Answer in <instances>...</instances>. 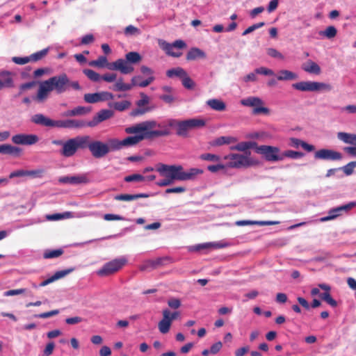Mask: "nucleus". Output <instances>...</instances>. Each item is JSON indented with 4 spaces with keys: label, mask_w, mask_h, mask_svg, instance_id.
Instances as JSON below:
<instances>
[{
    "label": "nucleus",
    "mask_w": 356,
    "mask_h": 356,
    "mask_svg": "<svg viewBox=\"0 0 356 356\" xmlns=\"http://www.w3.org/2000/svg\"><path fill=\"white\" fill-rule=\"evenodd\" d=\"M127 260L124 257H120L113 259L106 263L97 272V275L101 277H106L111 275L119 271L125 264Z\"/></svg>",
    "instance_id": "6e6552de"
},
{
    "label": "nucleus",
    "mask_w": 356,
    "mask_h": 356,
    "mask_svg": "<svg viewBox=\"0 0 356 356\" xmlns=\"http://www.w3.org/2000/svg\"><path fill=\"white\" fill-rule=\"evenodd\" d=\"M314 158L316 159L338 161L342 159V154L332 149H321L315 152Z\"/></svg>",
    "instance_id": "dca6fc26"
},
{
    "label": "nucleus",
    "mask_w": 356,
    "mask_h": 356,
    "mask_svg": "<svg viewBox=\"0 0 356 356\" xmlns=\"http://www.w3.org/2000/svg\"><path fill=\"white\" fill-rule=\"evenodd\" d=\"M290 145L295 148H298L299 146H301L304 149L309 152L314 150V145H309L306 142L296 138H290Z\"/></svg>",
    "instance_id": "bb28decb"
},
{
    "label": "nucleus",
    "mask_w": 356,
    "mask_h": 356,
    "mask_svg": "<svg viewBox=\"0 0 356 356\" xmlns=\"http://www.w3.org/2000/svg\"><path fill=\"white\" fill-rule=\"evenodd\" d=\"M266 53L269 56L272 58H275L280 60H283L284 58V56L274 48H268L266 49Z\"/></svg>",
    "instance_id": "5fc2aeb1"
},
{
    "label": "nucleus",
    "mask_w": 356,
    "mask_h": 356,
    "mask_svg": "<svg viewBox=\"0 0 356 356\" xmlns=\"http://www.w3.org/2000/svg\"><path fill=\"white\" fill-rule=\"evenodd\" d=\"M264 22H259V23H257V24H254L250 26H249L248 29H246L243 33V35H248L250 33H252V31H254V30L257 29H259L262 26H264Z\"/></svg>",
    "instance_id": "bf43d9fd"
},
{
    "label": "nucleus",
    "mask_w": 356,
    "mask_h": 356,
    "mask_svg": "<svg viewBox=\"0 0 356 356\" xmlns=\"http://www.w3.org/2000/svg\"><path fill=\"white\" fill-rule=\"evenodd\" d=\"M11 140L15 145H32L38 142L39 138L35 134H18L14 135Z\"/></svg>",
    "instance_id": "4468645a"
},
{
    "label": "nucleus",
    "mask_w": 356,
    "mask_h": 356,
    "mask_svg": "<svg viewBox=\"0 0 356 356\" xmlns=\"http://www.w3.org/2000/svg\"><path fill=\"white\" fill-rule=\"evenodd\" d=\"M250 152H246V155L230 154L225 156L224 159L230 160L227 164V166L229 168H248L255 163V162L250 157Z\"/></svg>",
    "instance_id": "423d86ee"
},
{
    "label": "nucleus",
    "mask_w": 356,
    "mask_h": 356,
    "mask_svg": "<svg viewBox=\"0 0 356 356\" xmlns=\"http://www.w3.org/2000/svg\"><path fill=\"white\" fill-rule=\"evenodd\" d=\"M91 111L90 107L77 106L71 110H67L62 113L63 117L81 116L89 113Z\"/></svg>",
    "instance_id": "412c9836"
},
{
    "label": "nucleus",
    "mask_w": 356,
    "mask_h": 356,
    "mask_svg": "<svg viewBox=\"0 0 356 356\" xmlns=\"http://www.w3.org/2000/svg\"><path fill=\"white\" fill-rule=\"evenodd\" d=\"M227 246V243L223 242H214V243H207L202 245H199L201 248H212L214 249H220L223 248Z\"/></svg>",
    "instance_id": "09e8293b"
},
{
    "label": "nucleus",
    "mask_w": 356,
    "mask_h": 356,
    "mask_svg": "<svg viewBox=\"0 0 356 356\" xmlns=\"http://www.w3.org/2000/svg\"><path fill=\"white\" fill-rule=\"evenodd\" d=\"M85 149L88 148L93 157L103 158L109 152L115 151L113 147V138H108L106 143L97 140H91L90 136H85Z\"/></svg>",
    "instance_id": "20e7f679"
},
{
    "label": "nucleus",
    "mask_w": 356,
    "mask_h": 356,
    "mask_svg": "<svg viewBox=\"0 0 356 356\" xmlns=\"http://www.w3.org/2000/svg\"><path fill=\"white\" fill-rule=\"evenodd\" d=\"M168 305L172 309H177L181 306V301L178 298H172L168 300Z\"/></svg>",
    "instance_id": "052dcab7"
},
{
    "label": "nucleus",
    "mask_w": 356,
    "mask_h": 356,
    "mask_svg": "<svg viewBox=\"0 0 356 356\" xmlns=\"http://www.w3.org/2000/svg\"><path fill=\"white\" fill-rule=\"evenodd\" d=\"M31 122L35 124L47 127H56V120H51L43 114H35L31 117Z\"/></svg>",
    "instance_id": "aec40b11"
},
{
    "label": "nucleus",
    "mask_w": 356,
    "mask_h": 356,
    "mask_svg": "<svg viewBox=\"0 0 356 356\" xmlns=\"http://www.w3.org/2000/svg\"><path fill=\"white\" fill-rule=\"evenodd\" d=\"M162 264V259L158 258L155 260H147L145 261L140 267L141 271L151 270L156 268Z\"/></svg>",
    "instance_id": "cd10ccee"
},
{
    "label": "nucleus",
    "mask_w": 356,
    "mask_h": 356,
    "mask_svg": "<svg viewBox=\"0 0 356 356\" xmlns=\"http://www.w3.org/2000/svg\"><path fill=\"white\" fill-rule=\"evenodd\" d=\"M149 195L146 193H139L135 195L131 194H120L115 196V200L119 201H132L142 197H148Z\"/></svg>",
    "instance_id": "7c9ffc66"
},
{
    "label": "nucleus",
    "mask_w": 356,
    "mask_h": 356,
    "mask_svg": "<svg viewBox=\"0 0 356 356\" xmlns=\"http://www.w3.org/2000/svg\"><path fill=\"white\" fill-rule=\"evenodd\" d=\"M63 253L62 249L48 250L44 252L43 257L44 259H52L60 257Z\"/></svg>",
    "instance_id": "79ce46f5"
},
{
    "label": "nucleus",
    "mask_w": 356,
    "mask_h": 356,
    "mask_svg": "<svg viewBox=\"0 0 356 356\" xmlns=\"http://www.w3.org/2000/svg\"><path fill=\"white\" fill-rule=\"evenodd\" d=\"M258 145L256 142L248 141L239 143L237 145L231 147V149L239 152H245L246 153L249 152V149L255 148L256 149Z\"/></svg>",
    "instance_id": "393cba45"
},
{
    "label": "nucleus",
    "mask_w": 356,
    "mask_h": 356,
    "mask_svg": "<svg viewBox=\"0 0 356 356\" xmlns=\"http://www.w3.org/2000/svg\"><path fill=\"white\" fill-rule=\"evenodd\" d=\"M256 152L263 155L267 161H282L280 149L275 146L260 145L257 147Z\"/></svg>",
    "instance_id": "9d476101"
},
{
    "label": "nucleus",
    "mask_w": 356,
    "mask_h": 356,
    "mask_svg": "<svg viewBox=\"0 0 356 356\" xmlns=\"http://www.w3.org/2000/svg\"><path fill=\"white\" fill-rule=\"evenodd\" d=\"M60 183L70 184L72 185H79L88 183L89 180L86 175H78L74 176H65L60 177L58 179Z\"/></svg>",
    "instance_id": "a211bd4d"
},
{
    "label": "nucleus",
    "mask_w": 356,
    "mask_h": 356,
    "mask_svg": "<svg viewBox=\"0 0 356 356\" xmlns=\"http://www.w3.org/2000/svg\"><path fill=\"white\" fill-rule=\"evenodd\" d=\"M225 168V165L221 163H218L216 165H209L207 166V170L211 172H216L220 170H223Z\"/></svg>",
    "instance_id": "0e129e2a"
},
{
    "label": "nucleus",
    "mask_w": 356,
    "mask_h": 356,
    "mask_svg": "<svg viewBox=\"0 0 356 356\" xmlns=\"http://www.w3.org/2000/svg\"><path fill=\"white\" fill-rule=\"evenodd\" d=\"M14 73L3 70L0 72V90L3 88H11L15 86L14 84Z\"/></svg>",
    "instance_id": "6ab92c4d"
},
{
    "label": "nucleus",
    "mask_w": 356,
    "mask_h": 356,
    "mask_svg": "<svg viewBox=\"0 0 356 356\" xmlns=\"http://www.w3.org/2000/svg\"><path fill=\"white\" fill-rule=\"evenodd\" d=\"M163 318L158 324L159 330L162 334H166L169 332L172 322L168 317V312L163 311Z\"/></svg>",
    "instance_id": "5701e85b"
},
{
    "label": "nucleus",
    "mask_w": 356,
    "mask_h": 356,
    "mask_svg": "<svg viewBox=\"0 0 356 356\" xmlns=\"http://www.w3.org/2000/svg\"><path fill=\"white\" fill-rule=\"evenodd\" d=\"M222 343L221 341H218L213 343L210 348L211 354L216 355L217 354L222 348Z\"/></svg>",
    "instance_id": "69168bd1"
},
{
    "label": "nucleus",
    "mask_w": 356,
    "mask_h": 356,
    "mask_svg": "<svg viewBox=\"0 0 356 356\" xmlns=\"http://www.w3.org/2000/svg\"><path fill=\"white\" fill-rule=\"evenodd\" d=\"M186 191L184 186H177L174 188H167L165 191V193H182Z\"/></svg>",
    "instance_id": "e2e57ef3"
},
{
    "label": "nucleus",
    "mask_w": 356,
    "mask_h": 356,
    "mask_svg": "<svg viewBox=\"0 0 356 356\" xmlns=\"http://www.w3.org/2000/svg\"><path fill=\"white\" fill-rule=\"evenodd\" d=\"M134 67L126 60L122 58L118 59V71L123 74H128L133 72Z\"/></svg>",
    "instance_id": "c756f323"
},
{
    "label": "nucleus",
    "mask_w": 356,
    "mask_h": 356,
    "mask_svg": "<svg viewBox=\"0 0 356 356\" xmlns=\"http://www.w3.org/2000/svg\"><path fill=\"white\" fill-rule=\"evenodd\" d=\"M124 181L127 182L131 181H145V178L144 176L139 174H133L124 177Z\"/></svg>",
    "instance_id": "864d4df0"
},
{
    "label": "nucleus",
    "mask_w": 356,
    "mask_h": 356,
    "mask_svg": "<svg viewBox=\"0 0 356 356\" xmlns=\"http://www.w3.org/2000/svg\"><path fill=\"white\" fill-rule=\"evenodd\" d=\"M108 106L118 111H124L131 106V102L127 100L108 103Z\"/></svg>",
    "instance_id": "72a5a7b5"
},
{
    "label": "nucleus",
    "mask_w": 356,
    "mask_h": 356,
    "mask_svg": "<svg viewBox=\"0 0 356 356\" xmlns=\"http://www.w3.org/2000/svg\"><path fill=\"white\" fill-rule=\"evenodd\" d=\"M321 298L325 300L327 304H329L330 306L335 307L337 306V302L335 300H334L330 292H325L321 295Z\"/></svg>",
    "instance_id": "3c124183"
},
{
    "label": "nucleus",
    "mask_w": 356,
    "mask_h": 356,
    "mask_svg": "<svg viewBox=\"0 0 356 356\" xmlns=\"http://www.w3.org/2000/svg\"><path fill=\"white\" fill-rule=\"evenodd\" d=\"M12 60L17 65H24L29 62H30L29 56L26 57H13Z\"/></svg>",
    "instance_id": "680f3d73"
},
{
    "label": "nucleus",
    "mask_w": 356,
    "mask_h": 356,
    "mask_svg": "<svg viewBox=\"0 0 356 356\" xmlns=\"http://www.w3.org/2000/svg\"><path fill=\"white\" fill-rule=\"evenodd\" d=\"M114 115V113L111 110L102 109L99 111L90 122H88V127H94L100 122L111 118Z\"/></svg>",
    "instance_id": "f3484780"
},
{
    "label": "nucleus",
    "mask_w": 356,
    "mask_h": 356,
    "mask_svg": "<svg viewBox=\"0 0 356 356\" xmlns=\"http://www.w3.org/2000/svg\"><path fill=\"white\" fill-rule=\"evenodd\" d=\"M85 136H78L70 138L65 142L63 148L60 149V154L64 157L69 158L73 156L78 149H85Z\"/></svg>",
    "instance_id": "39448f33"
},
{
    "label": "nucleus",
    "mask_w": 356,
    "mask_h": 356,
    "mask_svg": "<svg viewBox=\"0 0 356 356\" xmlns=\"http://www.w3.org/2000/svg\"><path fill=\"white\" fill-rule=\"evenodd\" d=\"M200 159L203 161L211 162H218L220 160V157L218 155L211 153L202 154L200 156Z\"/></svg>",
    "instance_id": "8fccbe9b"
},
{
    "label": "nucleus",
    "mask_w": 356,
    "mask_h": 356,
    "mask_svg": "<svg viewBox=\"0 0 356 356\" xmlns=\"http://www.w3.org/2000/svg\"><path fill=\"white\" fill-rule=\"evenodd\" d=\"M156 171L160 175L170 179L174 182L175 180L187 181L192 180L198 175H202L204 171L199 168H190L188 171H184V168L181 165H167L158 163Z\"/></svg>",
    "instance_id": "f03ea898"
},
{
    "label": "nucleus",
    "mask_w": 356,
    "mask_h": 356,
    "mask_svg": "<svg viewBox=\"0 0 356 356\" xmlns=\"http://www.w3.org/2000/svg\"><path fill=\"white\" fill-rule=\"evenodd\" d=\"M125 59L130 65L137 64L142 60V56L136 51H130L125 55Z\"/></svg>",
    "instance_id": "4c0bfd02"
},
{
    "label": "nucleus",
    "mask_w": 356,
    "mask_h": 356,
    "mask_svg": "<svg viewBox=\"0 0 356 356\" xmlns=\"http://www.w3.org/2000/svg\"><path fill=\"white\" fill-rule=\"evenodd\" d=\"M71 216L70 212H65L64 213H55L52 215L47 216V219L49 220H58L64 218H68Z\"/></svg>",
    "instance_id": "603ef678"
},
{
    "label": "nucleus",
    "mask_w": 356,
    "mask_h": 356,
    "mask_svg": "<svg viewBox=\"0 0 356 356\" xmlns=\"http://www.w3.org/2000/svg\"><path fill=\"white\" fill-rule=\"evenodd\" d=\"M186 72L185 70H184L181 67H175V68L168 70L166 72V75L169 78H172L174 76H177V77L181 79L183 77V76L186 75Z\"/></svg>",
    "instance_id": "e433bc0d"
},
{
    "label": "nucleus",
    "mask_w": 356,
    "mask_h": 356,
    "mask_svg": "<svg viewBox=\"0 0 356 356\" xmlns=\"http://www.w3.org/2000/svg\"><path fill=\"white\" fill-rule=\"evenodd\" d=\"M254 72L256 74H264L266 76L274 75V72L272 70L264 67H261L257 68L254 70Z\"/></svg>",
    "instance_id": "13d9d810"
},
{
    "label": "nucleus",
    "mask_w": 356,
    "mask_h": 356,
    "mask_svg": "<svg viewBox=\"0 0 356 356\" xmlns=\"http://www.w3.org/2000/svg\"><path fill=\"white\" fill-rule=\"evenodd\" d=\"M206 57L205 53L199 48H191L186 54V60H194L197 58H204Z\"/></svg>",
    "instance_id": "c85d7f7f"
},
{
    "label": "nucleus",
    "mask_w": 356,
    "mask_h": 356,
    "mask_svg": "<svg viewBox=\"0 0 356 356\" xmlns=\"http://www.w3.org/2000/svg\"><path fill=\"white\" fill-rule=\"evenodd\" d=\"M304 155H305L304 153H302L301 152H297V151H294V150H291V149L286 150V151L283 152L282 153H281V156L282 158V160L286 157L293 159H297L304 156Z\"/></svg>",
    "instance_id": "58836bf2"
},
{
    "label": "nucleus",
    "mask_w": 356,
    "mask_h": 356,
    "mask_svg": "<svg viewBox=\"0 0 356 356\" xmlns=\"http://www.w3.org/2000/svg\"><path fill=\"white\" fill-rule=\"evenodd\" d=\"M48 52V49H44L29 56L30 61L36 62L44 58Z\"/></svg>",
    "instance_id": "de8ad7c7"
},
{
    "label": "nucleus",
    "mask_w": 356,
    "mask_h": 356,
    "mask_svg": "<svg viewBox=\"0 0 356 356\" xmlns=\"http://www.w3.org/2000/svg\"><path fill=\"white\" fill-rule=\"evenodd\" d=\"M206 122L202 119L191 118L186 120H182L179 122V127L176 130V134L182 137H186L190 130L204 127Z\"/></svg>",
    "instance_id": "1a4fd4ad"
},
{
    "label": "nucleus",
    "mask_w": 356,
    "mask_h": 356,
    "mask_svg": "<svg viewBox=\"0 0 356 356\" xmlns=\"http://www.w3.org/2000/svg\"><path fill=\"white\" fill-rule=\"evenodd\" d=\"M126 35H135L140 33V30L133 25L127 26L124 31Z\"/></svg>",
    "instance_id": "6e6d98bb"
},
{
    "label": "nucleus",
    "mask_w": 356,
    "mask_h": 356,
    "mask_svg": "<svg viewBox=\"0 0 356 356\" xmlns=\"http://www.w3.org/2000/svg\"><path fill=\"white\" fill-rule=\"evenodd\" d=\"M156 127H160V124H158L154 120H148L127 127L124 131L128 134L147 135L146 139L165 136L170 134V131L168 129L152 130Z\"/></svg>",
    "instance_id": "7ed1b4c3"
},
{
    "label": "nucleus",
    "mask_w": 356,
    "mask_h": 356,
    "mask_svg": "<svg viewBox=\"0 0 356 356\" xmlns=\"http://www.w3.org/2000/svg\"><path fill=\"white\" fill-rule=\"evenodd\" d=\"M337 138L346 144H350L352 145H356V134H348L346 132H339L337 134Z\"/></svg>",
    "instance_id": "2f4dec72"
},
{
    "label": "nucleus",
    "mask_w": 356,
    "mask_h": 356,
    "mask_svg": "<svg viewBox=\"0 0 356 356\" xmlns=\"http://www.w3.org/2000/svg\"><path fill=\"white\" fill-rule=\"evenodd\" d=\"M147 135H135L132 136H128L124 139L120 140L118 138H113V145L115 151L120 150L124 147H131L137 145L140 141L146 139Z\"/></svg>",
    "instance_id": "f8f14e48"
},
{
    "label": "nucleus",
    "mask_w": 356,
    "mask_h": 356,
    "mask_svg": "<svg viewBox=\"0 0 356 356\" xmlns=\"http://www.w3.org/2000/svg\"><path fill=\"white\" fill-rule=\"evenodd\" d=\"M207 105L216 111H224L226 109L225 103L218 99H210L207 101Z\"/></svg>",
    "instance_id": "a878e982"
},
{
    "label": "nucleus",
    "mask_w": 356,
    "mask_h": 356,
    "mask_svg": "<svg viewBox=\"0 0 356 356\" xmlns=\"http://www.w3.org/2000/svg\"><path fill=\"white\" fill-rule=\"evenodd\" d=\"M83 72L90 80L92 81L97 82L101 79V76L92 70L85 69Z\"/></svg>",
    "instance_id": "c03bdc74"
},
{
    "label": "nucleus",
    "mask_w": 356,
    "mask_h": 356,
    "mask_svg": "<svg viewBox=\"0 0 356 356\" xmlns=\"http://www.w3.org/2000/svg\"><path fill=\"white\" fill-rule=\"evenodd\" d=\"M163 49L165 51L167 54L171 56L178 58L181 55V53L174 51L175 47L172 44L163 42Z\"/></svg>",
    "instance_id": "a19ab883"
},
{
    "label": "nucleus",
    "mask_w": 356,
    "mask_h": 356,
    "mask_svg": "<svg viewBox=\"0 0 356 356\" xmlns=\"http://www.w3.org/2000/svg\"><path fill=\"white\" fill-rule=\"evenodd\" d=\"M86 127H88V122L76 119L56 120V127L63 129H81Z\"/></svg>",
    "instance_id": "2eb2a0df"
},
{
    "label": "nucleus",
    "mask_w": 356,
    "mask_h": 356,
    "mask_svg": "<svg viewBox=\"0 0 356 356\" xmlns=\"http://www.w3.org/2000/svg\"><path fill=\"white\" fill-rule=\"evenodd\" d=\"M302 69L309 74H320L321 70L320 66L312 60H308L305 63L302 65Z\"/></svg>",
    "instance_id": "b1692460"
},
{
    "label": "nucleus",
    "mask_w": 356,
    "mask_h": 356,
    "mask_svg": "<svg viewBox=\"0 0 356 356\" xmlns=\"http://www.w3.org/2000/svg\"><path fill=\"white\" fill-rule=\"evenodd\" d=\"M70 87L76 90L81 89L79 82L70 81L65 73L54 76L40 84L36 99L39 102H42L47 98L49 92L55 90L56 93L61 94Z\"/></svg>",
    "instance_id": "f257e3e1"
},
{
    "label": "nucleus",
    "mask_w": 356,
    "mask_h": 356,
    "mask_svg": "<svg viewBox=\"0 0 356 356\" xmlns=\"http://www.w3.org/2000/svg\"><path fill=\"white\" fill-rule=\"evenodd\" d=\"M292 86L303 92L330 91L332 89L330 84L317 81H300L293 83Z\"/></svg>",
    "instance_id": "0eeeda50"
},
{
    "label": "nucleus",
    "mask_w": 356,
    "mask_h": 356,
    "mask_svg": "<svg viewBox=\"0 0 356 356\" xmlns=\"http://www.w3.org/2000/svg\"><path fill=\"white\" fill-rule=\"evenodd\" d=\"M21 152L19 147L9 144L0 145V153L3 154L17 155Z\"/></svg>",
    "instance_id": "473e14b6"
},
{
    "label": "nucleus",
    "mask_w": 356,
    "mask_h": 356,
    "mask_svg": "<svg viewBox=\"0 0 356 356\" xmlns=\"http://www.w3.org/2000/svg\"><path fill=\"white\" fill-rule=\"evenodd\" d=\"M95 41V38L92 34H87L84 35L81 40V44H88Z\"/></svg>",
    "instance_id": "774afa93"
},
{
    "label": "nucleus",
    "mask_w": 356,
    "mask_h": 356,
    "mask_svg": "<svg viewBox=\"0 0 356 356\" xmlns=\"http://www.w3.org/2000/svg\"><path fill=\"white\" fill-rule=\"evenodd\" d=\"M181 79V83L186 89L192 90L194 88L195 84V82L191 79L187 72L185 76H183Z\"/></svg>",
    "instance_id": "a18cd8bd"
},
{
    "label": "nucleus",
    "mask_w": 356,
    "mask_h": 356,
    "mask_svg": "<svg viewBox=\"0 0 356 356\" xmlns=\"http://www.w3.org/2000/svg\"><path fill=\"white\" fill-rule=\"evenodd\" d=\"M113 91L117 92H122V91H128L131 90V86L128 83H125L123 82V79L120 78L117 80L115 83L110 88Z\"/></svg>",
    "instance_id": "f704fd0d"
},
{
    "label": "nucleus",
    "mask_w": 356,
    "mask_h": 356,
    "mask_svg": "<svg viewBox=\"0 0 356 356\" xmlns=\"http://www.w3.org/2000/svg\"><path fill=\"white\" fill-rule=\"evenodd\" d=\"M107 58L106 56H101L97 60H92L89 63L90 66H95L98 67H104L107 64Z\"/></svg>",
    "instance_id": "49530a36"
},
{
    "label": "nucleus",
    "mask_w": 356,
    "mask_h": 356,
    "mask_svg": "<svg viewBox=\"0 0 356 356\" xmlns=\"http://www.w3.org/2000/svg\"><path fill=\"white\" fill-rule=\"evenodd\" d=\"M73 270H74L73 268H69V269H66V270H63L57 271L55 273V274L54 275H52L49 278L44 280L43 282H42L39 286H45L58 279L64 277L65 276H66L67 275H68L69 273L72 272Z\"/></svg>",
    "instance_id": "4be33fe9"
},
{
    "label": "nucleus",
    "mask_w": 356,
    "mask_h": 356,
    "mask_svg": "<svg viewBox=\"0 0 356 356\" xmlns=\"http://www.w3.org/2000/svg\"><path fill=\"white\" fill-rule=\"evenodd\" d=\"M236 138L230 136H220L217 138L212 143L215 146H220L225 144H229L232 142H235Z\"/></svg>",
    "instance_id": "ea45409f"
},
{
    "label": "nucleus",
    "mask_w": 356,
    "mask_h": 356,
    "mask_svg": "<svg viewBox=\"0 0 356 356\" xmlns=\"http://www.w3.org/2000/svg\"><path fill=\"white\" fill-rule=\"evenodd\" d=\"M356 167V161H351L343 167V171L346 175H350L353 172L354 168Z\"/></svg>",
    "instance_id": "4d7b16f0"
},
{
    "label": "nucleus",
    "mask_w": 356,
    "mask_h": 356,
    "mask_svg": "<svg viewBox=\"0 0 356 356\" xmlns=\"http://www.w3.org/2000/svg\"><path fill=\"white\" fill-rule=\"evenodd\" d=\"M241 103L242 105L245 106L254 107V108L252 110V113L254 115H259L261 113L264 114V115L270 114V110L266 107L262 106L263 102L259 97H250L242 99Z\"/></svg>",
    "instance_id": "9b49d317"
},
{
    "label": "nucleus",
    "mask_w": 356,
    "mask_h": 356,
    "mask_svg": "<svg viewBox=\"0 0 356 356\" xmlns=\"http://www.w3.org/2000/svg\"><path fill=\"white\" fill-rule=\"evenodd\" d=\"M114 95L109 92L102 91L95 93H86L83 96V99L89 104H95L100 102H105L113 99Z\"/></svg>",
    "instance_id": "ddd939ff"
},
{
    "label": "nucleus",
    "mask_w": 356,
    "mask_h": 356,
    "mask_svg": "<svg viewBox=\"0 0 356 356\" xmlns=\"http://www.w3.org/2000/svg\"><path fill=\"white\" fill-rule=\"evenodd\" d=\"M337 33V29L333 26H327L324 31L320 33L321 35L326 37L328 39L334 38Z\"/></svg>",
    "instance_id": "37998d69"
},
{
    "label": "nucleus",
    "mask_w": 356,
    "mask_h": 356,
    "mask_svg": "<svg viewBox=\"0 0 356 356\" xmlns=\"http://www.w3.org/2000/svg\"><path fill=\"white\" fill-rule=\"evenodd\" d=\"M277 79L279 81L294 80L297 79V74L289 70H283L279 72Z\"/></svg>",
    "instance_id": "c9c22d12"
},
{
    "label": "nucleus",
    "mask_w": 356,
    "mask_h": 356,
    "mask_svg": "<svg viewBox=\"0 0 356 356\" xmlns=\"http://www.w3.org/2000/svg\"><path fill=\"white\" fill-rule=\"evenodd\" d=\"M54 348H55V344L54 342L51 341V342L48 343L43 351L44 355L49 356L50 355H51L54 351Z\"/></svg>",
    "instance_id": "338daca9"
}]
</instances>
